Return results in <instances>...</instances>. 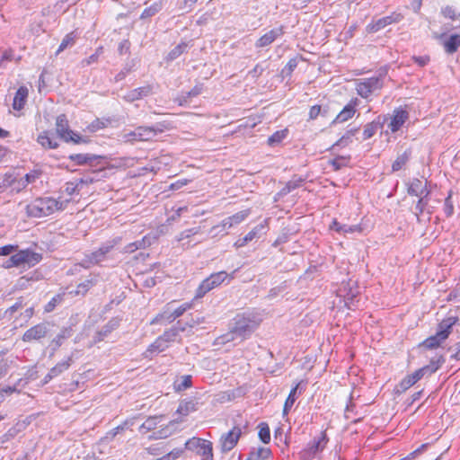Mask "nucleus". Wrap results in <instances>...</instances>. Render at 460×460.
Here are the masks:
<instances>
[{
	"label": "nucleus",
	"instance_id": "nucleus-52",
	"mask_svg": "<svg viewBox=\"0 0 460 460\" xmlns=\"http://www.w3.org/2000/svg\"><path fill=\"white\" fill-rule=\"evenodd\" d=\"M199 323H200L199 318H198L197 320H194L192 318L191 321L186 322L185 323H183L181 321H178L176 325L173 326V328L175 330H177V333L179 334L180 332H185L187 326L193 327L194 325H196Z\"/></svg>",
	"mask_w": 460,
	"mask_h": 460
},
{
	"label": "nucleus",
	"instance_id": "nucleus-44",
	"mask_svg": "<svg viewBox=\"0 0 460 460\" xmlns=\"http://www.w3.org/2000/svg\"><path fill=\"white\" fill-rule=\"evenodd\" d=\"M258 429H259L258 436H259L260 440L264 444L269 443L270 441V427H269L268 423L261 422L258 425Z\"/></svg>",
	"mask_w": 460,
	"mask_h": 460
},
{
	"label": "nucleus",
	"instance_id": "nucleus-12",
	"mask_svg": "<svg viewBox=\"0 0 460 460\" xmlns=\"http://www.w3.org/2000/svg\"><path fill=\"white\" fill-rule=\"evenodd\" d=\"M386 120V116L379 115L373 121L367 123L363 130V140L371 138L378 130H381Z\"/></svg>",
	"mask_w": 460,
	"mask_h": 460
},
{
	"label": "nucleus",
	"instance_id": "nucleus-20",
	"mask_svg": "<svg viewBox=\"0 0 460 460\" xmlns=\"http://www.w3.org/2000/svg\"><path fill=\"white\" fill-rule=\"evenodd\" d=\"M73 333L74 330L72 326L64 327L50 342V356L54 355V353L58 349V348L64 343V341L70 338L73 335Z\"/></svg>",
	"mask_w": 460,
	"mask_h": 460
},
{
	"label": "nucleus",
	"instance_id": "nucleus-36",
	"mask_svg": "<svg viewBox=\"0 0 460 460\" xmlns=\"http://www.w3.org/2000/svg\"><path fill=\"white\" fill-rule=\"evenodd\" d=\"M73 362V357L69 356L66 360L58 362L56 366H54L52 368H50V373L52 374V376L57 377L60 376L62 373L66 371L71 364Z\"/></svg>",
	"mask_w": 460,
	"mask_h": 460
},
{
	"label": "nucleus",
	"instance_id": "nucleus-38",
	"mask_svg": "<svg viewBox=\"0 0 460 460\" xmlns=\"http://www.w3.org/2000/svg\"><path fill=\"white\" fill-rule=\"evenodd\" d=\"M161 416H150L148 417L146 421L139 427V432L141 433H146L148 431H151L155 429L158 423L159 420L161 419Z\"/></svg>",
	"mask_w": 460,
	"mask_h": 460
},
{
	"label": "nucleus",
	"instance_id": "nucleus-14",
	"mask_svg": "<svg viewBox=\"0 0 460 460\" xmlns=\"http://www.w3.org/2000/svg\"><path fill=\"white\" fill-rule=\"evenodd\" d=\"M409 119V112L402 108L395 109L391 117V121L388 124V128L393 132H397L401 127Z\"/></svg>",
	"mask_w": 460,
	"mask_h": 460
},
{
	"label": "nucleus",
	"instance_id": "nucleus-5",
	"mask_svg": "<svg viewBox=\"0 0 460 460\" xmlns=\"http://www.w3.org/2000/svg\"><path fill=\"white\" fill-rule=\"evenodd\" d=\"M56 131L58 137L66 143L73 142L74 144H80L89 142L87 137H84L70 129L68 120L65 114H60L57 117Z\"/></svg>",
	"mask_w": 460,
	"mask_h": 460
},
{
	"label": "nucleus",
	"instance_id": "nucleus-16",
	"mask_svg": "<svg viewBox=\"0 0 460 460\" xmlns=\"http://www.w3.org/2000/svg\"><path fill=\"white\" fill-rule=\"evenodd\" d=\"M102 157L93 154H72L68 159L75 162L76 165L96 166Z\"/></svg>",
	"mask_w": 460,
	"mask_h": 460
},
{
	"label": "nucleus",
	"instance_id": "nucleus-50",
	"mask_svg": "<svg viewBox=\"0 0 460 460\" xmlns=\"http://www.w3.org/2000/svg\"><path fill=\"white\" fill-rule=\"evenodd\" d=\"M65 294H58L45 305L44 311L46 313L52 312L55 307L63 301Z\"/></svg>",
	"mask_w": 460,
	"mask_h": 460
},
{
	"label": "nucleus",
	"instance_id": "nucleus-26",
	"mask_svg": "<svg viewBox=\"0 0 460 460\" xmlns=\"http://www.w3.org/2000/svg\"><path fill=\"white\" fill-rule=\"evenodd\" d=\"M445 341L446 340L442 336L436 332L434 335L428 337L420 342L419 347L426 349H435L440 347Z\"/></svg>",
	"mask_w": 460,
	"mask_h": 460
},
{
	"label": "nucleus",
	"instance_id": "nucleus-62",
	"mask_svg": "<svg viewBox=\"0 0 460 460\" xmlns=\"http://www.w3.org/2000/svg\"><path fill=\"white\" fill-rule=\"evenodd\" d=\"M171 434L172 432L169 430L168 427H166L154 432L151 436H149V439L165 438L169 437Z\"/></svg>",
	"mask_w": 460,
	"mask_h": 460
},
{
	"label": "nucleus",
	"instance_id": "nucleus-33",
	"mask_svg": "<svg viewBox=\"0 0 460 460\" xmlns=\"http://www.w3.org/2000/svg\"><path fill=\"white\" fill-rule=\"evenodd\" d=\"M37 142L44 148L56 149L58 146V142L49 137L48 131H43L38 136Z\"/></svg>",
	"mask_w": 460,
	"mask_h": 460
},
{
	"label": "nucleus",
	"instance_id": "nucleus-10",
	"mask_svg": "<svg viewBox=\"0 0 460 460\" xmlns=\"http://www.w3.org/2000/svg\"><path fill=\"white\" fill-rule=\"evenodd\" d=\"M242 436V429L239 426H234L227 433H225L220 438V447L223 453L231 451L238 443Z\"/></svg>",
	"mask_w": 460,
	"mask_h": 460
},
{
	"label": "nucleus",
	"instance_id": "nucleus-27",
	"mask_svg": "<svg viewBox=\"0 0 460 460\" xmlns=\"http://www.w3.org/2000/svg\"><path fill=\"white\" fill-rule=\"evenodd\" d=\"M271 456V450L269 447H252L249 452L246 460H266Z\"/></svg>",
	"mask_w": 460,
	"mask_h": 460
},
{
	"label": "nucleus",
	"instance_id": "nucleus-35",
	"mask_svg": "<svg viewBox=\"0 0 460 460\" xmlns=\"http://www.w3.org/2000/svg\"><path fill=\"white\" fill-rule=\"evenodd\" d=\"M411 155V150L406 149L402 154L399 155L395 161L392 164L393 172L401 170L410 160Z\"/></svg>",
	"mask_w": 460,
	"mask_h": 460
},
{
	"label": "nucleus",
	"instance_id": "nucleus-39",
	"mask_svg": "<svg viewBox=\"0 0 460 460\" xmlns=\"http://www.w3.org/2000/svg\"><path fill=\"white\" fill-rule=\"evenodd\" d=\"M41 175V171L33 170L25 174L23 180L21 182V186L17 188V191H20L27 187L28 184L33 183Z\"/></svg>",
	"mask_w": 460,
	"mask_h": 460
},
{
	"label": "nucleus",
	"instance_id": "nucleus-30",
	"mask_svg": "<svg viewBox=\"0 0 460 460\" xmlns=\"http://www.w3.org/2000/svg\"><path fill=\"white\" fill-rule=\"evenodd\" d=\"M424 212L430 216L433 213V208L429 206V200H424V199H419L415 205L414 211V215L419 223L421 221L420 215H422Z\"/></svg>",
	"mask_w": 460,
	"mask_h": 460
},
{
	"label": "nucleus",
	"instance_id": "nucleus-59",
	"mask_svg": "<svg viewBox=\"0 0 460 460\" xmlns=\"http://www.w3.org/2000/svg\"><path fill=\"white\" fill-rule=\"evenodd\" d=\"M178 336L177 330H175L173 327L171 329L165 331L160 337L166 342H171L175 341L176 337Z\"/></svg>",
	"mask_w": 460,
	"mask_h": 460
},
{
	"label": "nucleus",
	"instance_id": "nucleus-56",
	"mask_svg": "<svg viewBox=\"0 0 460 460\" xmlns=\"http://www.w3.org/2000/svg\"><path fill=\"white\" fill-rule=\"evenodd\" d=\"M23 305H24L23 298L22 297H19L17 299V301L12 306H10L9 308H7L4 311V317H5L7 315L12 316L15 312H17L18 310L22 309L23 307Z\"/></svg>",
	"mask_w": 460,
	"mask_h": 460
},
{
	"label": "nucleus",
	"instance_id": "nucleus-53",
	"mask_svg": "<svg viewBox=\"0 0 460 460\" xmlns=\"http://www.w3.org/2000/svg\"><path fill=\"white\" fill-rule=\"evenodd\" d=\"M128 421L126 420L123 424L117 426L116 428L112 429L109 432H107L106 436L102 438L103 440L111 441L114 439L117 434H119L120 431H123L126 429V426L128 425Z\"/></svg>",
	"mask_w": 460,
	"mask_h": 460
},
{
	"label": "nucleus",
	"instance_id": "nucleus-13",
	"mask_svg": "<svg viewBox=\"0 0 460 460\" xmlns=\"http://www.w3.org/2000/svg\"><path fill=\"white\" fill-rule=\"evenodd\" d=\"M285 33L284 27L279 26L278 28H274L270 31L263 34L255 42L256 48H264L270 45L274 42L279 37L282 36Z\"/></svg>",
	"mask_w": 460,
	"mask_h": 460
},
{
	"label": "nucleus",
	"instance_id": "nucleus-46",
	"mask_svg": "<svg viewBox=\"0 0 460 460\" xmlns=\"http://www.w3.org/2000/svg\"><path fill=\"white\" fill-rule=\"evenodd\" d=\"M186 48L187 44L184 42L178 44L168 53L165 60L169 62L178 58L185 51Z\"/></svg>",
	"mask_w": 460,
	"mask_h": 460
},
{
	"label": "nucleus",
	"instance_id": "nucleus-58",
	"mask_svg": "<svg viewBox=\"0 0 460 460\" xmlns=\"http://www.w3.org/2000/svg\"><path fill=\"white\" fill-rule=\"evenodd\" d=\"M92 280H85L82 283H80L77 288H76V290L75 291H72L71 293H74L75 295H85L87 293V291L90 289V288L92 287Z\"/></svg>",
	"mask_w": 460,
	"mask_h": 460
},
{
	"label": "nucleus",
	"instance_id": "nucleus-42",
	"mask_svg": "<svg viewBox=\"0 0 460 460\" xmlns=\"http://www.w3.org/2000/svg\"><path fill=\"white\" fill-rule=\"evenodd\" d=\"M288 130L282 129L278 130L273 133L270 137H269L267 143L270 146H276L282 142L284 138L288 136Z\"/></svg>",
	"mask_w": 460,
	"mask_h": 460
},
{
	"label": "nucleus",
	"instance_id": "nucleus-64",
	"mask_svg": "<svg viewBox=\"0 0 460 460\" xmlns=\"http://www.w3.org/2000/svg\"><path fill=\"white\" fill-rule=\"evenodd\" d=\"M441 14L445 18H449L451 20H455L456 18V13L455 9L450 5H446L441 8Z\"/></svg>",
	"mask_w": 460,
	"mask_h": 460
},
{
	"label": "nucleus",
	"instance_id": "nucleus-60",
	"mask_svg": "<svg viewBox=\"0 0 460 460\" xmlns=\"http://www.w3.org/2000/svg\"><path fill=\"white\" fill-rule=\"evenodd\" d=\"M19 252L13 254L5 262L4 268L9 269L12 267L22 266Z\"/></svg>",
	"mask_w": 460,
	"mask_h": 460
},
{
	"label": "nucleus",
	"instance_id": "nucleus-19",
	"mask_svg": "<svg viewBox=\"0 0 460 460\" xmlns=\"http://www.w3.org/2000/svg\"><path fill=\"white\" fill-rule=\"evenodd\" d=\"M457 316H448L443 319L438 325L437 333L447 340L452 332L453 326L458 322Z\"/></svg>",
	"mask_w": 460,
	"mask_h": 460
},
{
	"label": "nucleus",
	"instance_id": "nucleus-8",
	"mask_svg": "<svg viewBox=\"0 0 460 460\" xmlns=\"http://www.w3.org/2000/svg\"><path fill=\"white\" fill-rule=\"evenodd\" d=\"M329 438L327 437L326 431H322L318 438H314L311 442L307 444V447L301 451L300 457L303 460H311L315 457V456L322 452L327 443Z\"/></svg>",
	"mask_w": 460,
	"mask_h": 460
},
{
	"label": "nucleus",
	"instance_id": "nucleus-25",
	"mask_svg": "<svg viewBox=\"0 0 460 460\" xmlns=\"http://www.w3.org/2000/svg\"><path fill=\"white\" fill-rule=\"evenodd\" d=\"M203 84H196L191 90L188 92H181V95H179L176 99L179 105L183 106L189 102V100L192 97H196L202 93Z\"/></svg>",
	"mask_w": 460,
	"mask_h": 460
},
{
	"label": "nucleus",
	"instance_id": "nucleus-17",
	"mask_svg": "<svg viewBox=\"0 0 460 460\" xmlns=\"http://www.w3.org/2000/svg\"><path fill=\"white\" fill-rule=\"evenodd\" d=\"M20 255L21 264L26 265L28 268L33 267L42 260V254L33 252L30 249L21 250L18 252Z\"/></svg>",
	"mask_w": 460,
	"mask_h": 460
},
{
	"label": "nucleus",
	"instance_id": "nucleus-24",
	"mask_svg": "<svg viewBox=\"0 0 460 460\" xmlns=\"http://www.w3.org/2000/svg\"><path fill=\"white\" fill-rule=\"evenodd\" d=\"M29 91L26 86H20L15 93L13 102V108L15 111H21L23 109L27 98H28Z\"/></svg>",
	"mask_w": 460,
	"mask_h": 460
},
{
	"label": "nucleus",
	"instance_id": "nucleus-54",
	"mask_svg": "<svg viewBox=\"0 0 460 460\" xmlns=\"http://www.w3.org/2000/svg\"><path fill=\"white\" fill-rule=\"evenodd\" d=\"M444 213L447 217H450L454 214V205L452 202V192L450 191L444 201Z\"/></svg>",
	"mask_w": 460,
	"mask_h": 460
},
{
	"label": "nucleus",
	"instance_id": "nucleus-21",
	"mask_svg": "<svg viewBox=\"0 0 460 460\" xmlns=\"http://www.w3.org/2000/svg\"><path fill=\"white\" fill-rule=\"evenodd\" d=\"M152 86L147 84L142 87L133 89L127 93L123 99L128 102H133L137 100L142 99L143 97L148 96L152 93Z\"/></svg>",
	"mask_w": 460,
	"mask_h": 460
},
{
	"label": "nucleus",
	"instance_id": "nucleus-49",
	"mask_svg": "<svg viewBox=\"0 0 460 460\" xmlns=\"http://www.w3.org/2000/svg\"><path fill=\"white\" fill-rule=\"evenodd\" d=\"M349 160V156L346 157V156L339 155V156L335 157L334 159L331 160L329 162V164L332 166L334 171H339L342 167H344L348 164Z\"/></svg>",
	"mask_w": 460,
	"mask_h": 460
},
{
	"label": "nucleus",
	"instance_id": "nucleus-15",
	"mask_svg": "<svg viewBox=\"0 0 460 460\" xmlns=\"http://www.w3.org/2000/svg\"><path fill=\"white\" fill-rule=\"evenodd\" d=\"M250 213H251L250 209H245V210L239 211V212L234 214L233 216L225 218L221 223L222 228L228 229V228H231L232 226H234V225L240 224L250 215ZM219 227H220V226H213L211 229V232L217 230Z\"/></svg>",
	"mask_w": 460,
	"mask_h": 460
},
{
	"label": "nucleus",
	"instance_id": "nucleus-18",
	"mask_svg": "<svg viewBox=\"0 0 460 460\" xmlns=\"http://www.w3.org/2000/svg\"><path fill=\"white\" fill-rule=\"evenodd\" d=\"M358 104V99L351 100L344 108L339 112L332 123H342L349 119L354 116L357 111L356 106Z\"/></svg>",
	"mask_w": 460,
	"mask_h": 460
},
{
	"label": "nucleus",
	"instance_id": "nucleus-51",
	"mask_svg": "<svg viewBox=\"0 0 460 460\" xmlns=\"http://www.w3.org/2000/svg\"><path fill=\"white\" fill-rule=\"evenodd\" d=\"M175 319H177L176 317H174L173 314L172 313H167V312H164L163 314H158L152 322L151 323L154 324V323H163V322H165V323H172Z\"/></svg>",
	"mask_w": 460,
	"mask_h": 460
},
{
	"label": "nucleus",
	"instance_id": "nucleus-34",
	"mask_svg": "<svg viewBox=\"0 0 460 460\" xmlns=\"http://www.w3.org/2000/svg\"><path fill=\"white\" fill-rule=\"evenodd\" d=\"M331 229L336 231L337 233H354V232H360L361 227L358 225L354 226H348V225H342L339 223L336 219L332 221V224L331 225Z\"/></svg>",
	"mask_w": 460,
	"mask_h": 460
},
{
	"label": "nucleus",
	"instance_id": "nucleus-4",
	"mask_svg": "<svg viewBox=\"0 0 460 460\" xmlns=\"http://www.w3.org/2000/svg\"><path fill=\"white\" fill-rule=\"evenodd\" d=\"M230 326L236 336L243 340L249 337L255 331L258 322L252 314H237L233 318Z\"/></svg>",
	"mask_w": 460,
	"mask_h": 460
},
{
	"label": "nucleus",
	"instance_id": "nucleus-32",
	"mask_svg": "<svg viewBox=\"0 0 460 460\" xmlns=\"http://www.w3.org/2000/svg\"><path fill=\"white\" fill-rule=\"evenodd\" d=\"M426 184L423 185L420 179L415 178L408 187L407 193L410 196H421L426 191Z\"/></svg>",
	"mask_w": 460,
	"mask_h": 460
},
{
	"label": "nucleus",
	"instance_id": "nucleus-47",
	"mask_svg": "<svg viewBox=\"0 0 460 460\" xmlns=\"http://www.w3.org/2000/svg\"><path fill=\"white\" fill-rule=\"evenodd\" d=\"M236 333L233 332V328L230 326V331L216 339V344L217 345H225L228 342L234 341Z\"/></svg>",
	"mask_w": 460,
	"mask_h": 460
},
{
	"label": "nucleus",
	"instance_id": "nucleus-9",
	"mask_svg": "<svg viewBox=\"0 0 460 460\" xmlns=\"http://www.w3.org/2000/svg\"><path fill=\"white\" fill-rule=\"evenodd\" d=\"M402 19L403 15L401 13L394 12L390 15L382 17L376 21L373 20L369 24L367 25L366 29L367 32L375 33L384 29L387 25L400 22Z\"/></svg>",
	"mask_w": 460,
	"mask_h": 460
},
{
	"label": "nucleus",
	"instance_id": "nucleus-11",
	"mask_svg": "<svg viewBox=\"0 0 460 460\" xmlns=\"http://www.w3.org/2000/svg\"><path fill=\"white\" fill-rule=\"evenodd\" d=\"M49 332L48 323H38L28 329L22 335V340L24 342H31L44 338Z\"/></svg>",
	"mask_w": 460,
	"mask_h": 460
},
{
	"label": "nucleus",
	"instance_id": "nucleus-40",
	"mask_svg": "<svg viewBox=\"0 0 460 460\" xmlns=\"http://www.w3.org/2000/svg\"><path fill=\"white\" fill-rule=\"evenodd\" d=\"M267 229V220H264L262 223L257 225L253 227L247 234L246 237L249 241H252L255 238H260L262 234H266Z\"/></svg>",
	"mask_w": 460,
	"mask_h": 460
},
{
	"label": "nucleus",
	"instance_id": "nucleus-57",
	"mask_svg": "<svg viewBox=\"0 0 460 460\" xmlns=\"http://www.w3.org/2000/svg\"><path fill=\"white\" fill-rule=\"evenodd\" d=\"M151 128H153V131H154V134L155 137L158 133H162L165 129H170L172 127L171 122L164 120V121L157 122L154 126H151Z\"/></svg>",
	"mask_w": 460,
	"mask_h": 460
},
{
	"label": "nucleus",
	"instance_id": "nucleus-61",
	"mask_svg": "<svg viewBox=\"0 0 460 460\" xmlns=\"http://www.w3.org/2000/svg\"><path fill=\"white\" fill-rule=\"evenodd\" d=\"M74 43V37L72 36V33L67 34L65 36V38L62 40L56 55H58L60 52H62L64 49L67 48L68 45Z\"/></svg>",
	"mask_w": 460,
	"mask_h": 460
},
{
	"label": "nucleus",
	"instance_id": "nucleus-1",
	"mask_svg": "<svg viewBox=\"0 0 460 460\" xmlns=\"http://www.w3.org/2000/svg\"><path fill=\"white\" fill-rule=\"evenodd\" d=\"M62 209V203L54 198H37L33 202L26 206V214L30 217H42Z\"/></svg>",
	"mask_w": 460,
	"mask_h": 460
},
{
	"label": "nucleus",
	"instance_id": "nucleus-31",
	"mask_svg": "<svg viewBox=\"0 0 460 460\" xmlns=\"http://www.w3.org/2000/svg\"><path fill=\"white\" fill-rule=\"evenodd\" d=\"M198 402L195 400L181 401L178 406L177 412L181 415L187 416L190 412L198 410Z\"/></svg>",
	"mask_w": 460,
	"mask_h": 460
},
{
	"label": "nucleus",
	"instance_id": "nucleus-43",
	"mask_svg": "<svg viewBox=\"0 0 460 460\" xmlns=\"http://www.w3.org/2000/svg\"><path fill=\"white\" fill-rule=\"evenodd\" d=\"M120 319L119 318H111L98 332V334L102 337L107 336L113 330L117 329L119 325Z\"/></svg>",
	"mask_w": 460,
	"mask_h": 460
},
{
	"label": "nucleus",
	"instance_id": "nucleus-6",
	"mask_svg": "<svg viewBox=\"0 0 460 460\" xmlns=\"http://www.w3.org/2000/svg\"><path fill=\"white\" fill-rule=\"evenodd\" d=\"M184 448L196 452L203 460H213V445L208 440L194 437L186 441Z\"/></svg>",
	"mask_w": 460,
	"mask_h": 460
},
{
	"label": "nucleus",
	"instance_id": "nucleus-23",
	"mask_svg": "<svg viewBox=\"0 0 460 460\" xmlns=\"http://www.w3.org/2000/svg\"><path fill=\"white\" fill-rule=\"evenodd\" d=\"M420 371H414L412 374L406 376L396 386L398 393H404L413 385H415L422 377L420 375Z\"/></svg>",
	"mask_w": 460,
	"mask_h": 460
},
{
	"label": "nucleus",
	"instance_id": "nucleus-28",
	"mask_svg": "<svg viewBox=\"0 0 460 460\" xmlns=\"http://www.w3.org/2000/svg\"><path fill=\"white\" fill-rule=\"evenodd\" d=\"M443 47L447 54H453L460 47V34H452L443 41Z\"/></svg>",
	"mask_w": 460,
	"mask_h": 460
},
{
	"label": "nucleus",
	"instance_id": "nucleus-45",
	"mask_svg": "<svg viewBox=\"0 0 460 460\" xmlns=\"http://www.w3.org/2000/svg\"><path fill=\"white\" fill-rule=\"evenodd\" d=\"M167 348V343L159 336L152 344L149 345L146 353L162 352Z\"/></svg>",
	"mask_w": 460,
	"mask_h": 460
},
{
	"label": "nucleus",
	"instance_id": "nucleus-41",
	"mask_svg": "<svg viewBox=\"0 0 460 460\" xmlns=\"http://www.w3.org/2000/svg\"><path fill=\"white\" fill-rule=\"evenodd\" d=\"M359 128H354L348 130L335 144L333 146H341L344 147L352 142V137H354Z\"/></svg>",
	"mask_w": 460,
	"mask_h": 460
},
{
	"label": "nucleus",
	"instance_id": "nucleus-55",
	"mask_svg": "<svg viewBox=\"0 0 460 460\" xmlns=\"http://www.w3.org/2000/svg\"><path fill=\"white\" fill-rule=\"evenodd\" d=\"M297 65H298V61L296 58L289 59L288 64L283 67V69L281 71L282 75L283 76L291 75L292 72L296 69Z\"/></svg>",
	"mask_w": 460,
	"mask_h": 460
},
{
	"label": "nucleus",
	"instance_id": "nucleus-22",
	"mask_svg": "<svg viewBox=\"0 0 460 460\" xmlns=\"http://www.w3.org/2000/svg\"><path fill=\"white\" fill-rule=\"evenodd\" d=\"M133 140L148 141L155 137L153 128L146 126H140L135 128L134 131L129 133Z\"/></svg>",
	"mask_w": 460,
	"mask_h": 460
},
{
	"label": "nucleus",
	"instance_id": "nucleus-37",
	"mask_svg": "<svg viewBox=\"0 0 460 460\" xmlns=\"http://www.w3.org/2000/svg\"><path fill=\"white\" fill-rule=\"evenodd\" d=\"M163 8V3L161 0L153 3L150 6L145 8L140 15L141 20H145L155 16Z\"/></svg>",
	"mask_w": 460,
	"mask_h": 460
},
{
	"label": "nucleus",
	"instance_id": "nucleus-2",
	"mask_svg": "<svg viewBox=\"0 0 460 460\" xmlns=\"http://www.w3.org/2000/svg\"><path fill=\"white\" fill-rule=\"evenodd\" d=\"M236 271L237 270H234L232 273L228 274L227 272L222 270L210 274L199 284V286L196 289L194 298L199 299L203 297L207 293L219 287L226 279H228L227 283H229L232 279H234Z\"/></svg>",
	"mask_w": 460,
	"mask_h": 460
},
{
	"label": "nucleus",
	"instance_id": "nucleus-3",
	"mask_svg": "<svg viewBox=\"0 0 460 460\" xmlns=\"http://www.w3.org/2000/svg\"><path fill=\"white\" fill-rule=\"evenodd\" d=\"M118 241L115 239L109 240L95 251L84 253V257L80 265L84 269H90L92 266L100 265L102 261L109 258V253L114 249Z\"/></svg>",
	"mask_w": 460,
	"mask_h": 460
},
{
	"label": "nucleus",
	"instance_id": "nucleus-48",
	"mask_svg": "<svg viewBox=\"0 0 460 460\" xmlns=\"http://www.w3.org/2000/svg\"><path fill=\"white\" fill-rule=\"evenodd\" d=\"M5 354V351H0V379L8 373L10 365L12 363V361H9L4 358Z\"/></svg>",
	"mask_w": 460,
	"mask_h": 460
},
{
	"label": "nucleus",
	"instance_id": "nucleus-63",
	"mask_svg": "<svg viewBox=\"0 0 460 460\" xmlns=\"http://www.w3.org/2000/svg\"><path fill=\"white\" fill-rule=\"evenodd\" d=\"M303 181H304V179H302V178L293 179V180L288 181V183L286 184V187L284 188V190L290 192L291 190L301 186Z\"/></svg>",
	"mask_w": 460,
	"mask_h": 460
},
{
	"label": "nucleus",
	"instance_id": "nucleus-29",
	"mask_svg": "<svg viewBox=\"0 0 460 460\" xmlns=\"http://www.w3.org/2000/svg\"><path fill=\"white\" fill-rule=\"evenodd\" d=\"M302 383H303V381L298 382L289 392V394H288V398L286 399L284 406H283V415L284 416L288 414L292 406L294 405V403L298 396L297 391L300 388Z\"/></svg>",
	"mask_w": 460,
	"mask_h": 460
},
{
	"label": "nucleus",
	"instance_id": "nucleus-7",
	"mask_svg": "<svg viewBox=\"0 0 460 460\" xmlns=\"http://www.w3.org/2000/svg\"><path fill=\"white\" fill-rule=\"evenodd\" d=\"M384 85V76L379 75L378 76H373L369 78H364L357 84V93L362 98H368L373 93L382 89Z\"/></svg>",
	"mask_w": 460,
	"mask_h": 460
}]
</instances>
